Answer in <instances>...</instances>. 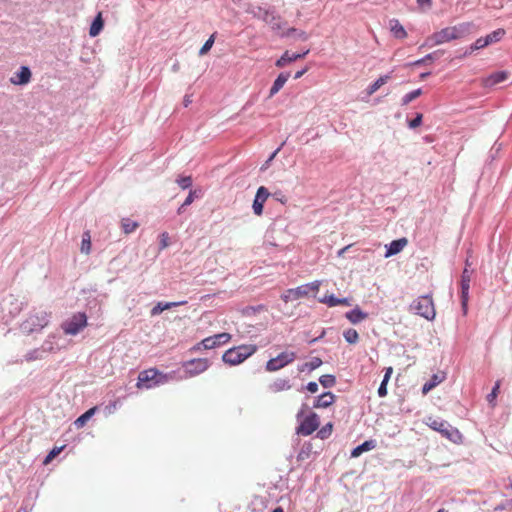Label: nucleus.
Instances as JSON below:
<instances>
[{
    "instance_id": "8fccbe9b",
    "label": "nucleus",
    "mask_w": 512,
    "mask_h": 512,
    "mask_svg": "<svg viewBox=\"0 0 512 512\" xmlns=\"http://www.w3.org/2000/svg\"><path fill=\"white\" fill-rule=\"evenodd\" d=\"M332 431V424H327L325 427H323L319 432H318V436L321 438V439H324L326 438Z\"/></svg>"
},
{
    "instance_id": "680f3d73",
    "label": "nucleus",
    "mask_w": 512,
    "mask_h": 512,
    "mask_svg": "<svg viewBox=\"0 0 512 512\" xmlns=\"http://www.w3.org/2000/svg\"><path fill=\"white\" fill-rule=\"evenodd\" d=\"M299 37H301L302 39L306 40L307 39V35L304 31H300L299 32Z\"/></svg>"
},
{
    "instance_id": "dca6fc26",
    "label": "nucleus",
    "mask_w": 512,
    "mask_h": 512,
    "mask_svg": "<svg viewBox=\"0 0 512 512\" xmlns=\"http://www.w3.org/2000/svg\"><path fill=\"white\" fill-rule=\"evenodd\" d=\"M408 245V239L403 237L393 240L389 245H386L385 258L392 257L400 253Z\"/></svg>"
},
{
    "instance_id": "4d7b16f0",
    "label": "nucleus",
    "mask_w": 512,
    "mask_h": 512,
    "mask_svg": "<svg viewBox=\"0 0 512 512\" xmlns=\"http://www.w3.org/2000/svg\"><path fill=\"white\" fill-rule=\"evenodd\" d=\"M506 509H507L506 503L500 504L497 507H495V511H502V510H506Z\"/></svg>"
},
{
    "instance_id": "aec40b11",
    "label": "nucleus",
    "mask_w": 512,
    "mask_h": 512,
    "mask_svg": "<svg viewBox=\"0 0 512 512\" xmlns=\"http://www.w3.org/2000/svg\"><path fill=\"white\" fill-rule=\"evenodd\" d=\"M335 402V395L332 392H325L317 397L314 407L327 408Z\"/></svg>"
},
{
    "instance_id": "a878e982",
    "label": "nucleus",
    "mask_w": 512,
    "mask_h": 512,
    "mask_svg": "<svg viewBox=\"0 0 512 512\" xmlns=\"http://www.w3.org/2000/svg\"><path fill=\"white\" fill-rule=\"evenodd\" d=\"M375 447H376L375 441H373V440L365 441L361 445H358L357 447H355L352 450L351 457L357 458L362 453H364L366 451H370V450L374 449Z\"/></svg>"
},
{
    "instance_id": "20e7f679",
    "label": "nucleus",
    "mask_w": 512,
    "mask_h": 512,
    "mask_svg": "<svg viewBox=\"0 0 512 512\" xmlns=\"http://www.w3.org/2000/svg\"><path fill=\"white\" fill-rule=\"evenodd\" d=\"M50 314L46 311L31 313L21 324V331L25 334L40 332L49 324Z\"/></svg>"
},
{
    "instance_id": "4c0bfd02",
    "label": "nucleus",
    "mask_w": 512,
    "mask_h": 512,
    "mask_svg": "<svg viewBox=\"0 0 512 512\" xmlns=\"http://www.w3.org/2000/svg\"><path fill=\"white\" fill-rule=\"evenodd\" d=\"M320 384L325 388L333 387L336 384L335 376L333 375H322L319 378Z\"/></svg>"
},
{
    "instance_id": "e2e57ef3",
    "label": "nucleus",
    "mask_w": 512,
    "mask_h": 512,
    "mask_svg": "<svg viewBox=\"0 0 512 512\" xmlns=\"http://www.w3.org/2000/svg\"><path fill=\"white\" fill-rule=\"evenodd\" d=\"M272 512H283V509L281 507H277Z\"/></svg>"
},
{
    "instance_id": "f03ea898",
    "label": "nucleus",
    "mask_w": 512,
    "mask_h": 512,
    "mask_svg": "<svg viewBox=\"0 0 512 512\" xmlns=\"http://www.w3.org/2000/svg\"><path fill=\"white\" fill-rule=\"evenodd\" d=\"M172 379L171 374H166L156 368H149L139 373L136 387L138 389H151L164 385Z\"/></svg>"
},
{
    "instance_id": "c9c22d12",
    "label": "nucleus",
    "mask_w": 512,
    "mask_h": 512,
    "mask_svg": "<svg viewBox=\"0 0 512 512\" xmlns=\"http://www.w3.org/2000/svg\"><path fill=\"white\" fill-rule=\"evenodd\" d=\"M505 31L503 29H497L493 31L492 33L488 34L485 38L487 40L488 45L498 42L502 39L504 36Z\"/></svg>"
},
{
    "instance_id": "9d476101",
    "label": "nucleus",
    "mask_w": 512,
    "mask_h": 512,
    "mask_svg": "<svg viewBox=\"0 0 512 512\" xmlns=\"http://www.w3.org/2000/svg\"><path fill=\"white\" fill-rule=\"evenodd\" d=\"M319 424L320 423L317 414L312 413L303 419L297 428V433L303 436H308L317 430Z\"/></svg>"
},
{
    "instance_id": "9b49d317",
    "label": "nucleus",
    "mask_w": 512,
    "mask_h": 512,
    "mask_svg": "<svg viewBox=\"0 0 512 512\" xmlns=\"http://www.w3.org/2000/svg\"><path fill=\"white\" fill-rule=\"evenodd\" d=\"M186 373L189 376H196L209 367V361L207 359H193L185 363Z\"/></svg>"
},
{
    "instance_id": "bf43d9fd",
    "label": "nucleus",
    "mask_w": 512,
    "mask_h": 512,
    "mask_svg": "<svg viewBox=\"0 0 512 512\" xmlns=\"http://www.w3.org/2000/svg\"><path fill=\"white\" fill-rule=\"evenodd\" d=\"M506 507H507V509H508V510H511V511H512V499H510V500H508V501L506 502Z\"/></svg>"
},
{
    "instance_id": "2eb2a0df",
    "label": "nucleus",
    "mask_w": 512,
    "mask_h": 512,
    "mask_svg": "<svg viewBox=\"0 0 512 512\" xmlns=\"http://www.w3.org/2000/svg\"><path fill=\"white\" fill-rule=\"evenodd\" d=\"M308 295L307 286H299L297 288L288 289L283 295L282 300L286 303L289 301L297 300Z\"/></svg>"
},
{
    "instance_id": "79ce46f5",
    "label": "nucleus",
    "mask_w": 512,
    "mask_h": 512,
    "mask_svg": "<svg viewBox=\"0 0 512 512\" xmlns=\"http://www.w3.org/2000/svg\"><path fill=\"white\" fill-rule=\"evenodd\" d=\"M199 345H202L204 349H213L217 347L214 335L203 339Z\"/></svg>"
},
{
    "instance_id": "72a5a7b5",
    "label": "nucleus",
    "mask_w": 512,
    "mask_h": 512,
    "mask_svg": "<svg viewBox=\"0 0 512 512\" xmlns=\"http://www.w3.org/2000/svg\"><path fill=\"white\" fill-rule=\"evenodd\" d=\"M322 365V360L319 357L312 358L311 361L304 363L300 368L299 371L303 372L305 370L313 371L316 368L320 367Z\"/></svg>"
},
{
    "instance_id": "a18cd8bd",
    "label": "nucleus",
    "mask_w": 512,
    "mask_h": 512,
    "mask_svg": "<svg viewBox=\"0 0 512 512\" xmlns=\"http://www.w3.org/2000/svg\"><path fill=\"white\" fill-rule=\"evenodd\" d=\"M176 182L182 189H187L192 185V178L191 176H182L179 177Z\"/></svg>"
},
{
    "instance_id": "09e8293b",
    "label": "nucleus",
    "mask_w": 512,
    "mask_h": 512,
    "mask_svg": "<svg viewBox=\"0 0 512 512\" xmlns=\"http://www.w3.org/2000/svg\"><path fill=\"white\" fill-rule=\"evenodd\" d=\"M434 59V53L427 54L424 58L414 61L410 65L418 66L426 63L427 61H432Z\"/></svg>"
},
{
    "instance_id": "b1692460",
    "label": "nucleus",
    "mask_w": 512,
    "mask_h": 512,
    "mask_svg": "<svg viewBox=\"0 0 512 512\" xmlns=\"http://www.w3.org/2000/svg\"><path fill=\"white\" fill-rule=\"evenodd\" d=\"M186 304V301H181V302H166V303H162V302H158L151 310V315L152 316H156V315H159L160 313H162L164 310H168L172 307H176V306H179V305H184Z\"/></svg>"
},
{
    "instance_id": "69168bd1",
    "label": "nucleus",
    "mask_w": 512,
    "mask_h": 512,
    "mask_svg": "<svg viewBox=\"0 0 512 512\" xmlns=\"http://www.w3.org/2000/svg\"><path fill=\"white\" fill-rule=\"evenodd\" d=\"M428 75H429V73H423V74H421V76H420V77H421V79H424V78H426Z\"/></svg>"
},
{
    "instance_id": "6ab92c4d",
    "label": "nucleus",
    "mask_w": 512,
    "mask_h": 512,
    "mask_svg": "<svg viewBox=\"0 0 512 512\" xmlns=\"http://www.w3.org/2000/svg\"><path fill=\"white\" fill-rule=\"evenodd\" d=\"M31 80V71L27 66H22L20 71L15 74L14 77L10 79L11 83L14 85H25L29 83Z\"/></svg>"
},
{
    "instance_id": "a19ab883",
    "label": "nucleus",
    "mask_w": 512,
    "mask_h": 512,
    "mask_svg": "<svg viewBox=\"0 0 512 512\" xmlns=\"http://www.w3.org/2000/svg\"><path fill=\"white\" fill-rule=\"evenodd\" d=\"M214 337H215L217 346L228 343L232 338L231 334H229L227 332L216 334V335H214Z\"/></svg>"
},
{
    "instance_id": "7c9ffc66",
    "label": "nucleus",
    "mask_w": 512,
    "mask_h": 512,
    "mask_svg": "<svg viewBox=\"0 0 512 512\" xmlns=\"http://www.w3.org/2000/svg\"><path fill=\"white\" fill-rule=\"evenodd\" d=\"M97 410V407H92L89 410H87L85 413H83L81 416H79L74 424L77 428H82L85 426L87 421L95 414Z\"/></svg>"
},
{
    "instance_id": "2f4dec72",
    "label": "nucleus",
    "mask_w": 512,
    "mask_h": 512,
    "mask_svg": "<svg viewBox=\"0 0 512 512\" xmlns=\"http://www.w3.org/2000/svg\"><path fill=\"white\" fill-rule=\"evenodd\" d=\"M121 227L125 234H130V233L134 232L139 227V223L136 221H133L130 218H123L121 220Z\"/></svg>"
},
{
    "instance_id": "1a4fd4ad",
    "label": "nucleus",
    "mask_w": 512,
    "mask_h": 512,
    "mask_svg": "<svg viewBox=\"0 0 512 512\" xmlns=\"http://www.w3.org/2000/svg\"><path fill=\"white\" fill-rule=\"evenodd\" d=\"M295 359V352L285 351L277 355L275 358H271L270 360H268L265 368L268 372H275L285 367L286 365L292 363Z\"/></svg>"
},
{
    "instance_id": "393cba45",
    "label": "nucleus",
    "mask_w": 512,
    "mask_h": 512,
    "mask_svg": "<svg viewBox=\"0 0 512 512\" xmlns=\"http://www.w3.org/2000/svg\"><path fill=\"white\" fill-rule=\"evenodd\" d=\"M445 376L443 374H434L429 381H427L422 387V393L425 395L441 382H443Z\"/></svg>"
},
{
    "instance_id": "473e14b6",
    "label": "nucleus",
    "mask_w": 512,
    "mask_h": 512,
    "mask_svg": "<svg viewBox=\"0 0 512 512\" xmlns=\"http://www.w3.org/2000/svg\"><path fill=\"white\" fill-rule=\"evenodd\" d=\"M80 250L86 255H88L91 251V234L89 231H85L82 235Z\"/></svg>"
},
{
    "instance_id": "cd10ccee",
    "label": "nucleus",
    "mask_w": 512,
    "mask_h": 512,
    "mask_svg": "<svg viewBox=\"0 0 512 512\" xmlns=\"http://www.w3.org/2000/svg\"><path fill=\"white\" fill-rule=\"evenodd\" d=\"M390 30L393 33L394 37L398 39H404L407 37L406 30L397 19H392L390 21Z\"/></svg>"
},
{
    "instance_id": "0eeeda50",
    "label": "nucleus",
    "mask_w": 512,
    "mask_h": 512,
    "mask_svg": "<svg viewBox=\"0 0 512 512\" xmlns=\"http://www.w3.org/2000/svg\"><path fill=\"white\" fill-rule=\"evenodd\" d=\"M87 316L83 312H78L73 314L69 319L61 324V328L63 329L66 335H76L83 328L87 326Z\"/></svg>"
},
{
    "instance_id": "39448f33",
    "label": "nucleus",
    "mask_w": 512,
    "mask_h": 512,
    "mask_svg": "<svg viewBox=\"0 0 512 512\" xmlns=\"http://www.w3.org/2000/svg\"><path fill=\"white\" fill-rule=\"evenodd\" d=\"M410 310L427 320H433L436 316L435 305L431 294L423 295L415 299L410 305Z\"/></svg>"
},
{
    "instance_id": "58836bf2",
    "label": "nucleus",
    "mask_w": 512,
    "mask_h": 512,
    "mask_svg": "<svg viewBox=\"0 0 512 512\" xmlns=\"http://www.w3.org/2000/svg\"><path fill=\"white\" fill-rule=\"evenodd\" d=\"M421 94H422V90L421 89H416L414 91H411V92L407 93L402 98V105L405 106V105L409 104L411 101H413L416 98H418Z\"/></svg>"
},
{
    "instance_id": "7ed1b4c3",
    "label": "nucleus",
    "mask_w": 512,
    "mask_h": 512,
    "mask_svg": "<svg viewBox=\"0 0 512 512\" xmlns=\"http://www.w3.org/2000/svg\"><path fill=\"white\" fill-rule=\"evenodd\" d=\"M256 351L257 346L254 344L235 346L225 351L222 356V360L230 366L239 365L252 356Z\"/></svg>"
},
{
    "instance_id": "6e6552de",
    "label": "nucleus",
    "mask_w": 512,
    "mask_h": 512,
    "mask_svg": "<svg viewBox=\"0 0 512 512\" xmlns=\"http://www.w3.org/2000/svg\"><path fill=\"white\" fill-rule=\"evenodd\" d=\"M251 13L254 17L261 19L266 24L270 25L274 31H280L284 28V23L282 22L281 17L272 11L262 7H256V9H253Z\"/></svg>"
},
{
    "instance_id": "f8f14e48",
    "label": "nucleus",
    "mask_w": 512,
    "mask_h": 512,
    "mask_svg": "<svg viewBox=\"0 0 512 512\" xmlns=\"http://www.w3.org/2000/svg\"><path fill=\"white\" fill-rule=\"evenodd\" d=\"M472 277V271L465 268L461 275V302L464 310L466 311L467 302L469 299V289Z\"/></svg>"
},
{
    "instance_id": "6e6d98bb",
    "label": "nucleus",
    "mask_w": 512,
    "mask_h": 512,
    "mask_svg": "<svg viewBox=\"0 0 512 512\" xmlns=\"http://www.w3.org/2000/svg\"><path fill=\"white\" fill-rule=\"evenodd\" d=\"M307 69H303V70H300V71H297L294 75V78L295 79H299L301 78L305 73H306Z\"/></svg>"
},
{
    "instance_id": "f257e3e1",
    "label": "nucleus",
    "mask_w": 512,
    "mask_h": 512,
    "mask_svg": "<svg viewBox=\"0 0 512 512\" xmlns=\"http://www.w3.org/2000/svg\"><path fill=\"white\" fill-rule=\"evenodd\" d=\"M473 27L472 22H462L454 26L445 27L427 37L423 46L433 47L452 40L462 39L471 33Z\"/></svg>"
},
{
    "instance_id": "5701e85b",
    "label": "nucleus",
    "mask_w": 512,
    "mask_h": 512,
    "mask_svg": "<svg viewBox=\"0 0 512 512\" xmlns=\"http://www.w3.org/2000/svg\"><path fill=\"white\" fill-rule=\"evenodd\" d=\"M289 77H290L289 73H280L278 75V77L276 78V80L274 81V83L270 89V92H269L270 98L273 97L275 94H277L283 88L285 83L288 81Z\"/></svg>"
},
{
    "instance_id": "3c124183",
    "label": "nucleus",
    "mask_w": 512,
    "mask_h": 512,
    "mask_svg": "<svg viewBox=\"0 0 512 512\" xmlns=\"http://www.w3.org/2000/svg\"><path fill=\"white\" fill-rule=\"evenodd\" d=\"M422 117V114L418 113L416 117L409 122V127L413 129L419 127L422 123Z\"/></svg>"
},
{
    "instance_id": "4be33fe9",
    "label": "nucleus",
    "mask_w": 512,
    "mask_h": 512,
    "mask_svg": "<svg viewBox=\"0 0 512 512\" xmlns=\"http://www.w3.org/2000/svg\"><path fill=\"white\" fill-rule=\"evenodd\" d=\"M345 317L349 320L352 324H358L365 320L368 317V314L363 312L358 306L355 307L353 310L347 312L345 314Z\"/></svg>"
},
{
    "instance_id": "338daca9",
    "label": "nucleus",
    "mask_w": 512,
    "mask_h": 512,
    "mask_svg": "<svg viewBox=\"0 0 512 512\" xmlns=\"http://www.w3.org/2000/svg\"><path fill=\"white\" fill-rule=\"evenodd\" d=\"M183 208L182 205L180 206V208L178 209V213L181 214L183 212Z\"/></svg>"
},
{
    "instance_id": "0e129e2a",
    "label": "nucleus",
    "mask_w": 512,
    "mask_h": 512,
    "mask_svg": "<svg viewBox=\"0 0 512 512\" xmlns=\"http://www.w3.org/2000/svg\"><path fill=\"white\" fill-rule=\"evenodd\" d=\"M418 2H419L420 4H423V3H430V2H431V0H418Z\"/></svg>"
},
{
    "instance_id": "4468645a",
    "label": "nucleus",
    "mask_w": 512,
    "mask_h": 512,
    "mask_svg": "<svg viewBox=\"0 0 512 512\" xmlns=\"http://www.w3.org/2000/svg\"><path fill=\"white\" fill-rule=\"evenodd\" d=\"M508 76L509 74L506 71H497L483 78L481 80V85L485 88H491L501 82L506 81Z\"/></svg>"
},
{
    "instance_id": "c85d7f7f",
    "label": "nucleus",
    "mask_w": 512,
    "mask_h": 512,
    "mask_svg": "<svg viewBox=\"0 0 512 512\" xmlns=\"http://www.w3.org/2000/svg\"><path fill=\"white\" fill-rule=\"evenodd\" d=\"M103 26H104V21L102 19V14L99 13L94 21L92 22L91 26H90V29H89V35L91 37H96L97 35H99V33L101 32V30L103 29Z\"/></svg>"
},
{
    "instance_id": "ea45409f",
    "label": "nucleus",
    "mask_w": 512,
    "mask_h": 512,
    "mask_svg": "<svg viewBox=\"0 0 512 512\" xmlns=\"http://www.w3.org/2000/svg\"><path fill=\"white\" fill-rule=\"evenodd\" d=\"M215 42V33L212 34L204 43V45L199 50V55L203 56L209 52Z\"/></svg>"
},
{
    "instance_id": "412c9836",
    "label": "nucleus",
    "mask_w": 512,
    "mask_h": 512,
    "mask_svg": "<svg viewBox=\"0 0 512 512\" xmlns=\"http://www.w3.org/2000/svg\"><path fill=\"white\" fill-rule=\"evenodd\" d=\"M320 303L326 304L329 307H334L338 305L342 306H350V301L348 298H336L334 295H325L324 297L319 299Z\"/></svg>"
},
{
    "instance_id": "e433bc0d",
    "label": "nucleus",
    "mask_w": 512,
    "mask_h": 512,
    "mask_svg": "<svg viewBox=\"0 0 512 512\" xmlns=\"http://www.w3.org/2000/svg\"><path fill=\"white\" fill-rule=\"evenodd\" d=\"M65 448V445L62 446H55L45 457L43 464L48 465L55 457H57Z\"/></svg>"
},
{
    "instance_id": "c756f323",
    "label": "nucleus",
    "mask_w": 512,
    "mask_h": 512,
    "mask_svg": "<svg viewBox=\"0 0 512 512\" xmlns=\"http://www.w3.org/2000/svg\"><path fill=\"white\" fill-rule=\"evenodd\" d=\"M391 79L390 75L380 76L374 83H372L366 90L367 95H373L381 86L386 84Z\"/></svg>"
},
{
    "instance_id": "bb28decb",
    "label": "nucleus",
    "mask_w": 512,
    "mask_h": 512,
    "mask_svg": "<svg viewBox=\"0 0 512 512\" xmlns=\"http://www.w3.org/2000/svg\"><path fill=\"white\" fill-rule=\"evenodd\" d=\"M393 374V367L389 366L385 368V374L383 377V380L378 388V395L379 397H385L387 396V384Z\"/></svg>"
},
{
    "instance_id": "774afa93",
    "label": "nucleus",
    "mask_w": 512,
    "mask_h": 512,
    "mask_svg": "<svg viewBox=\"0 0 512 512\" xmlns=\"http://www.w3.org/2000/svg\"><path fill=\"white\" fill-rule=\"evenodd\" d=\"M437 512H448V511L445 509H439Z\"/></svg>"
},
{
    "instance_id": "603ef678",
    "label": "nucleus",
    "mask_w": 512,
    "mask_h": 512,
    "mask_svg": "<svg viewBox=\"0 0 512 512\" xmlns=\"http://www.w3.org/2000/svg\"><path fill=\"white\" fill-rule=\"evenodd\" d=\"M40 358H41V355H40L38 350H33V351H31V352H29V353H27L25 355V359L28 362L33 361V360H37V359H40Z\"/></svg>"
},
{
    "instance_id": "c03bdc74",
    "label": "nucleus",
    "mask_w": 512,
    "mask_h": 512,
    "mask_svg": "<svg viewBox=\"0 0 512 512\" xmlns=\"http://www.w3.org/2000/svg\"><path fill=\"white\" fill-rule=\"evenodd\" d=\"M499 389H500V382L497 381L494 388L492 389L491 393L488 394V396H487V400L490 404H492V406H495L494 401L499 393Z\"/></svg>"
},
{
    "instance_id": "49530a36",
    "label": "nucleus",
    "mask_w": 512,
    "mask_h": 512,
    "mask_svg": "<svg viewBox=\"0 0 512 512\" xmlns=\"http://www.w3.org/2000/svg\"><path fill=\"white\" fill-rule=\"evenodd\" d=\"M486 46H488L486 38L480 37L473 43V45L471 46V49L479 50V49L485 48Z\"/></svg>"
},
{
    "instance_id": "f3484780",
    "label": "nucleus",
    "mask_w": 512,
    "mask_h": 512,
    "mask_svg": "<svg viewBox=\"0 0 512 512\" xmlns=\"http://www.w3.org/2000/svg\"><path fill=\"white\" fill-rule=\"evenodd\" d=\"M309 53V50L304 51L303 53H290L289 51H286L277 61L276 66L281 68L285 65L296 61L298 59L304 58Z\"/></svg>"
},
{
    "instance_id": "37998d69",
    "label": "nucleus",
    "mask_w": 512,
    "mask_h": 512,
    "mask_svg": "<svg viewBox=\"0 0 512 512\" xmlns=\"http://www.w3.org/2000/svg\"><path fill=\"white\" fill-rule=\"evenodd\" d=\"M200 194H201V190L197 191V190H191L187 196V198L185 199V201L183 202L182 204V207H185V206H188L190 205L195 198H198L200 197Z\"/></svg>"
},
{
    "instance_id": "13d9d810",
    "label": "nucleus",
    "mask_w": 512,
    "mask_h": 512,
    "mask_svg": "<svg viewBox=\"0 0 512 512\" xmlns=\"http://www.w3.org/2000/svg\"><path fill=\"white\" fill-rule=\"evenodd\" d=\"M350 248V245L348 246H345L344 248H342L341 250H339L338 252V256H342L348 249Z\"/></svg>"
},
{
    "instance_id": "a211bd4d",
    "label": "nucleus",
    "mask_w": 512,
    "mask_h": 512,
    "mask_svg": "<svg viewBox=\"0 0 512 512\" xmlns=\"http://www.w3.org/2000/svg\"><path fill=\"white\" fill-rule=\"evenodd\" d=\"M290 388V380L286 378H276L268 385V391L270 393H280Z\"/></svg>"
},
{
    "instance_id": "864d4df0",
    "label": "nucleus",
    "mask_w": 512,
    "mask_h": 512,
    "mask_svg": "<svg viewBox=\"0 0 512 512\" xmlns=\"http://www.w3.org/2000/svg\"><path fill=\"white\" fill-rule=\"evenodd\" d=\"M320 285H321V282L320 281H314V282H311V283H308V284H305L304 286H307L308 288V293L310 291H313V292H318L319 291V288H320Z\"/></svg>"
},
{
    "instance_id": "de8ad7c7",
    "label": "nucleus",
    "mask_w": 512,
    "mask_h": 512,
    "mask_svg": "<svg viewBox=\"0 0 512 512\" xmlns=\"http://www.w3.org/2000/svg\"><path fill=\"white\" fill-rule=\"evenodd\" d=\"M170 237H169V234L167 232H163L161 235H160V249L163 250L165 248H167L170 244Z\"/></svg>"
},
{
    "instance_id": "5fc2aeb1",
    "label": "nucleus",
    "mask_w": 512,
    "mask_h": 512,
    "mask_svg": "<svg viewBox=\"0 0 512 512\" xmlns=\"http://www.w3.org/2000/svg\"><path fill=\"white\" fill-rule=\"evenodd\" d=\"M306 388L310 393H316L318 391V384L316 382H309Z\"/></svg>"
},
{
    "instance_id": "052dcab7",
    "label": "nucleus",
    "mask_w": 512,
    "mask_h": 512,
    "mask_svg": "<svg viewBox=\"0 0 512 512\" xmlns=\"http://www.w3.org/2000/svg\"><path fill=\"white\" fill-rule=\"evenodd\" d=\"M297 32V30L295 28H290L287 32H286V36H290L292 33H295Z\"/></svg>"
},
{
    "instance_id": "423d86ee",
    "label": "nucleus",
    "mask_w": 512,
    "mask_h": 512,
    "mask_svg": "<svg viewBox=\"0 0 512 512\" xmlns=\"http://www.w3.org/2000/svg\"><path fill=\"white\" fill-rule=\"evenodd\" d=\"M427 425L454 443H458L462 440V435L459 430L455 427H452L448 422L442 419L429 417L427 420Z\"/></svg>"
},
{
    "instance_id": "f704fd0d",
    "label": "nucleus",
    "mask_w": 512,
    "mask_h": 512,
    "mask_svg": "<svg viewBox=\"0 0 512 512\" xmlns=\"http://www.w3.org/2000/svg\"><path fill=\"white\" fill-rule=\"evenodd\" d=\"M343 337L349 344H356L359 341V334L353 328L345 330L343 332Z\"/></svg>"
},
{
    "instance_id": "ddd939ff",
    "label": "nucleus",
    "mask_w": 512,
    "mask_h": 512,
    "mask_svg": "<svg viewBox=\"0 0 512 512\" xmlns=\"http://www.w3.org/2000/svg\"><path fill=\"white\" fill-rule=\"evenodd\" d=\"M268 197V190L264 186L259 187L252 205L253 211L256 215L260 216L262 214L264 203Z\"/></svg>"
}]
</instances>
